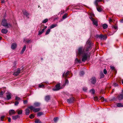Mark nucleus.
Returning a JSON list of instances; mask_svg holds the SVG:
<instances>
[{
  "label": "nucleus",
  "mask_w": 123,
  "mask_h": 123,
  "mask_svg": "<svg viewBox=\"0 0 123 123\" xmlns=\"http://www.w3.org/2000/svg\"><path fill=\"white\" fill-rule=\"evenodd\" d=\"M109 21L110 22H111L113 21V20L112 19L110 18L109 19Z\"/></svg>",
  "instance_id": "obj_61"
},
{
  "label": "nucleus",
  "mask_w": 123,
  "mask_h": 123,
  "mask_svg": "<svg viewBox=\"0 0 123 123\" xmlns=\"http://www.w3.org/2000/svg\"><path fill=\"white\" fill-rule=\"evenodd\" d=\"M67 13L65 14L63 16L62 18L63 19L67 17Z\"/></svg>",
  "instance_id": "obj_39"
},
{
  "label": "nucleus",
  "mask_w": 123,
  "mask_h": 123,
  "mask_svg": "<svg viewBox=\"0 0 123 123\" xmlns=\"http://www.w3.org/2000/svg\"><path fill=\"white\" fill-rule=\"evenodd\" d=\"M8 118V121L9 122H11V118H10L9 117L7 118Z\"/></svg>",
  "instance_id": "obj_57"
},
{
  "label": "nucleus",
  "mask_w": 123,
  "mask_h": 123,
  "mask_svg": "<svg viewBox=\"0 0 123 123\" xmlns=\"http://www.w3.org/2000/svg\"><path fill=\"white\" fill-rule=\"evenodd\" d=\"M50 97L49 95L46 96L45 97V100L47 101H48L50 100Z\"/></svg>",
  "instance_id": "obj_15"
},
{
  "label": "nucleus",
  "mask_w": 123,
  "mask_h": 123,
  "mask_svg": "<svg viewBox=\"0 0 123 123\" xmlns=\"http://www.w3.org/2000/svg\"><path fill=\"white\" fill-rule=\"evenodd\" d=\"M83 90L85 91H86L87 90V88L86 87H84L83 88Z\"/></svg>",
  "instance_id": "obj_55"
},
{
  "label": "nucleus",
  "mask_w": 123,
  "mask_h": 123,
  "mask_svg": "<svg viewBox=\"0 0 123 123\" xmlns=\"http://www.w3.org/2000/svg\"><path fill=\"white\" fill-rule=\"evenodd\" d=\"M58 117H55L54 118V119H53L54 121V122H56L57 121L58 119Z\"/></svg>",
  "instance_id": "obj_46"
},
{
  "label": "nucleus",
  "mask_w": 123,
  "mask_h": 123,
  "mask_svg": "<svg viewBox=\"0 0 123 123\" xmlns=\"http://www.w3.org/2000/svg\"><path fill=\"white\" fill-rule=\"evenodd\" d=\"M2 24L3 26H6L8 28H10L12 26V25L10 24L7 23L6 20L5 19L2 20Z\"/></svg>",
  "instance_id": "obj_2"
},
{
  "label": "nucleus",
  "mask_w": 123,
  "mask_h": 123,
  "mask_svg": "<svg viewBox=\"0 0 123 123\" xmlns=\"http://www.w3.org/2000/svg\"><path fill=\"white\" fill-rule=\"evenodd\" d=\"M41 28H44L43 29H44V31H45V29H46L47 27V26H44V25H41Z\"/></svg>",
  "instance_id": "obj_33"
},
{
  "label": "nucleus",
  "mask_w": 123,
  "mask_h": 123,
  "mask_svg": "<svg viewBox=\"0 0 123 123\" xmlns=\"http://www.w3.org/2000/svg\"><path fill=\"white\" fill-rule=\"evenodd\" d=\"M9 115L10 116H11L15 114V111L13 110H11L9 111Z\"/></svg>",
  "instance_id": "obj_11"
},
{
  "label": "nucleus",
  "mask_w": 123,
  "mask_h": 123,
  "mask_svg": "<svg viewBox=\"0 0 123 123\" xmlns=\"http://www.w3.org/2000/svg\"><path fill=\"white\" fill-rule=\"evenodd\" d=\"M20 98L19 97L17 96L15 98V100H19L20 99Z\"/></svg>",
  "instance_id": "obj_53"
},
{
  "label": "nucleus",
  "mask_w": 123,
  "mask_h": 123,
  "mask_svg": "<svg viewBox=\"0 0 123 123\" xmlns=\"http://www.w3.org/2000/svg\"><path fill=\"white\" fill-rule=\"evenodd\" d=\"M6 97L8 100H9L11 98V94L10 93H8Z\"/></svg>",
  "instance_id": "obj_17"
},
{
  "label": "nucleus",
  "mask_w": 123,
  "mask_h": 123,
  "mask_svg": "<svg viewBox=\"0 0 123 123\" xmlns=\"http://www.w3.org/2000/svg\"><path fill=\"white\" fill-rule=\"evenodd\" d=\"M100 78H103L104 77L105 75L103 73H100Z\"/></svg>",
  "instance_id": "obj_44"
},
{
  "label": "nucleus",
  "mask_w": 123,
  "mask_h": 123,
  "mask_svg": "<svg viewBox=\"0 0 123 123\" xmlns=\"http://www.w3.org/2000/svg\"><path fill=\"white\" fill-rule=\"evenodd\" d=\"M121 94L123 95V89L122 90V92L121 93V94Z\"/></svg>",
  "instance_id": "obj_62"
},
{
  "label": "nucleus",
  "mask_w": 123,
  "mask_h": 123,
  "mask_svg": "<svg viewBox=\"0 0 123 123\" xmlns=\"http://www.w3.org/2000/svg\"><path fill=\"white\" fill-rule=\"evenodd\" d=\"M120 22L121 23H123V19H122L121 20Z\"/></svg>",
  "instance_id": "obj_63"
},
{
  "label": "nucleus",
  "mask_w": 123,
  "mask_h": 123,
  "mask_svg": "<svg viewBox=\"0 0 123 123\" xmlns=\"http://www.w3.org/2000/svg\"><path fill=\"white\" fill-rule=\"evenodd\" d=\"M121 81H122V84H123V80H121Z\"/></svg>",
  "instance_id": "obj_64"
},
{
  "label": "nucleus",
  "mask_w": 123,
  "mask_h": 123,
  "mask_svg": "<svg viewBox=\"0 0 123 123\" xmlns=\"http://www.w3.org/2000/svg\"><path fill=\"white\" fill-rule=\"evenodd\" d=\"M28 108L30 109L31 110H33L34 109V108L32 106H30L28 107Z\"/></svg>",
  "instance_id": "obj_36"
},
{
  "label": "nucleus",
  "mask_w": 123,
  "mask_h": 123,
  "mask_svg": "<svg viewBox=\"0 0 123 123\" xmlns=\"http://www.w3.org/2000/svg\"><path fill=\"white\" fill-rule=\"evenodd\" d=\"M43 114L42 112H40L37 113V115L38 116H40Z\"/></svg>",
  "instance_id": "obj_30"
},
{
  "label": "nucleus",
  "mask_w": 123,
  "mask_h": 123,
  "mask_svg": "<svg viewBox=\"0 0 123 123\" xmlns=\"http://www.w3.org/2000/svg\"><path fill=\"white\" fill-rule=\"evenodd\" d=\"M56 88H54L53 89V90L54 91H57L61 89L60 87V84H56L55 85Z\"/></svg>",
  "instance_id": "obj_4"
},
{
  "label": "nucleus",
  "mask_w": 123,
  "mask_h": 123,
  "mask_svg": "<svg viewBox=\"0 0 123 123\" xmlns=\"http://www.w3.org/2000/svg\"><path fill=\"white\" fill-rule=\"evenodd\" d=\"M36 123H42V122L40 121L39 119H36L35 121Z\"/></svg>",
  "instance_id": "obj_25"
},
{
  "label": "nucleus",
  "mask_w": 123,
  "mask_h": 123,
  "mask_svg": "<svg viewBox=\"0 0 123 123\" xmlns=\"http://www.w3.org/2000/svg\"><path fill=\"white\" fill-rule=\"evenodd\" d=\"M57 26V25L56 24H52L50 26V28L51 29L54 28V27L56 26Z\"/></svg>",
  "instance_id": "obj_27"
},
{
  "label": "nucleus",
  "mask_w": 123,
  "mask_h": 123,
  "mask_svg": "<svg viewBox=\"0 0 123 123\" xmlns=\"http://www.w3.org/2000/svg\"><path fill=\"white\" fill-rule=\"evenodd\" d=\"M20 72L21 69L20 68H18L16 71L14 73L13 75L15 76H17L20 73Z\"/></svg>",
  "instance_id": "obj_5"
},
{
  "label": "nucleus",
  "mask_w": 123,
  "mask_h": 123,
  "mask_svg": "<svg viewBox=\"0 0 123 123\" xmlns=\"http://www.w3.org/2000/svg\"><path fill=\"white\" fill-rule=\"evenodd\" d=\"M110 67L112 70H114V71H116V70L115 69V67H114L112 66H111Z\"/></svg>",
  "instance_id": "obj_43"
},
{
  "label": "nucleus",
  "mask_w": 123,
  "mask_h": 123,
  "mask_svg": "<svg viewBox=\"0 0 123 123\" xmlns=\"http://www.w3.org/2000/svg\"><path fill=\"white\" fill-rule=\"evenodd\" d=\"M84 74V72L83 71H81L80 72V75L82 76Z\"/></svg>",
  "instance_id": "obj_47"
},
{
  "label": "nucleus",
  "mask_w": 123,
  "mask_h": 123,
  "mask_svg": "<svg viewBox=\"0 0 123 123\" xmlns=\"http://www.w3.org/2000/svg\"><path fill=\"white\" fill-rule=\"evenodd\" d=\"M17 113L18 115L21 114L22 113V110H17Z\"/></svg>",
  "instance_id": "obj_24"
},
{
  "label": "nucleus",
  "mask_w": 123,
  "mask_h": 123,
  "mask_svg": "<svg viewBox=\"0 0 123 123\" xmlns=\"http://www.w3.org/2000/svg\"><path fill=\"white\" fill-rule=\"evenodd\" d=\"M5 117V116H1L0 117V120L1 121H3L4 120V118Z\"/></svg>",
  "instance_id": "obj_45"
},
{
  "label": "nucleus",
  "mask_w": 123,
  "mask_h": 123,
  "mask_svg": "<svg viewBox=\"0 0 123 123\" xmlns=\"http://www.w3.org/2000/svg\"><path fill=\"white\" fill-rule=\"evenodd\" d=\"M44 86V85L43 84H39V87L40 88H43Z\"/></svg>",
  "instance_id": "obj_38"
},
{
  "label": "nucleus",
  "mask_w": 123,
  "mask_h": 123,
  "mask_svg": "<svg viewBox=\"0 0 123 123\" xmlns=\"http://www.w3.org/2000/svg\"><path fill=\"white\" fill-rule=\"evenodd\" d=\"M90 41L88 40L84 48L81 47L79 48L77 52V55L79 56H81L82 58V61L84 62L86 61L88 57H90V55L87 53V51L91 49Z\"/></svg>",
  "instance_id": "obj_1"
},
{
  "label": "nucleus",
  "mask_w": 123,
  "mask_h": 123,
  "mask_svg": "<svg viewBox=\"0 0 123 123\" xmlns=\"http://www.w3.org/2000/svg\"><path fill=\"white\" fill-rule=\"evenodd\" d=\"M90 92L92 94H94L95 92V90L94 89H92L90 91Z\"/></svg>",
  "instance_id": "obj_34"
},
{
  "label": "nucleus",
  "mask_w": 123,
  "mask_h": 123,
  "mask_svg": "<svg viewBox=\"0 0 123 123\" xmlns=\"http://www.w3.org/2000/svg\"><path fill=\"white\" fill-rule=\"evenodd\" d=\"M103 0H96L94 2V4L95 5H98V3L102 1Z\"/></svg>",
  "instance_id": "obj_21"
},
{
  "label": "nucleus",
  "mask_w": 123,
  "mask_h": 123,
  "mask_svg": "<svg viewBox=\"0 0 123 123\" xmlns=\"http://www.w3.org/2000/svg\"><path fill=\"white\" fill-rule=\"evenodd\" d=\"M50 29H48L47 31H46V33H45V35H47L49 34V32L50 31Z\"/></svg>",
  "instance_id": "obj_35"
},
{
  "label": "nucleus",
  "mask_w": 123,
  "mask_h": 123,
  "mask_svg": "<svg viewBox=\"0 0 123 123\" xmlns=\"http://www.w3.org/2000/svg\"><path fill=\"white\" fill-rule=\"evenodd\" d=\"M99 100L101 99V102H103L104 101V98L103 97H99Z\"/></svg>",
  "instance_id": "obj_40"
},
{
  "label": "nucleus",
  "mask_w": 123,
  "mask_h": 123,
  "mask_svg": "<svg viewBox=\"0 0 123 123\" xmlns=\"http://www.w3.org/2000/svg\"><path fill=\"white\" fill-rule=\"evenodd\" d=\"M34 117V116L32 114H31L29 116V118L31 119H32Z\"/></svg>",
  "instance_id": "obj_42"
},
{
  "label": "nucleus",
  "mask_w": 123,
  "mask_h": 123,
  "mask_svg": "<svg viewBox=\"0 0 123 123\" xmlns=\"http://www.w3.org/2000/svg\"><path fill=\"white\" fill-rule=\"evenodd\" d=\"M4 93V92H3V91H1L0 92V96H2L3 95Z\"/></svg>",
  "instance_id": "obj_52"
},
{
  "label": "nucleus",
  "mask_w": 123,
  "mask_h": 123,
  "mask_svg": "<svg viewBox=\"0 0 123 123\" xmlns=\"http://www.w3.org/2000/svg\"><path fill=\"white\" fill-rule=\"evenodd\" d=\"M13 67H15L16 66V62H15L13 63Z\"/></svg>",
  "instance_id": "obj_54"
},
{
  "label": "nucleus",
  "mask_w": 123,
  "mask_h": 123,
  "mask_svg": "<svg viewBox=\"0 0 123 123\" xmlns=\"http://www.w3.org/2000/svg\"><path fill=\"white\" fill-rule=\"evenodd\" d=\"M74 101V97H72L70 98L69 99H68L67 100V102L69 103H72Z\"/></svg>",
  "instance_id": "obj_8"
},
{
  "label": "nucleus",
  "mask_w": 123,
  "mask_h": 123,
  "mask_svg": "<svg viewBox=\"0 0 123 123\" xmlns=\"http://www.w3.org/2000/svg\"><path fill=\"white\" fill-rule=\"evenodd\" d=\"M103 27L104 29H106L108 27L107 25L105 24H104L103 25Z\"/></svg>",
  "instance_id": "obj_29"
},
{
  "label": "nucleus",
  "mask_w": 123,
  "mask_h": 123,
  "mask_svg": "<svg viewBox=\"0 0 123 123\" xmlns=\"http://www.w3.org/2000/svg\"><path fill=\"white\" fill-rule=\"evenodd\" d=\"M114 86H117L118 85L116 83H114Z\"/></svg>",
  "instance_id": "obj_59"
},
{
  "label": "nucleus",
  "mask_w": 123,
  "mask_h": 123,
  "mask_svg": "<svg viewBox=\"0 0 123 123\" xmlns=\"http://www.w3.org/2000/svg\"><path fill=\"white\" fill-rule=\"evenodd\" d=\"M103 72L105 74H106L107 73V71L105 69H104V70Z\"/></svg>",
  "instance_id": "obj_50"
},
{
  "label": "nucleus",
  "mask_w": 123,
  "mask_h": 123,
  "mask_svg": "<svg viewBox=\"0 0 123 123\" xmlns=\"http://www.w3.org/2000/svg\"><path fill=\"white\" fill-rule=\"evenodd\" d=\"M48 21V20L47 19H45L42 22L43 23H46Z\"/></svg>",
  "instance_id": "obj_41"
},
{
  "label": "nucleus",
  "mask_w": 123,
  "mask_h": 123,
  "mask_svg": "<svg viewBox=\"0 0 123 123\" xmlns=\"http://www.w3.org/2000/svg\"><path fill=\"white\" fill-rule=\"evenodd\" d=\"M26 45H25L23 47V48L22 49L20 53L21 54H22L24 53V52L25 50L26 49Z\"/></svg>",
  "instance_id": "obj_18"
},
{
  "label": "nucleus",
  "mask_w": 123,
  "mask_h": 123,
  "mask_svg": "<svg viewBox=\"0 0 123 123\" xmlns=\"http://www.w3.org/2000/svg\"><path fill=\"white\" fill-rule=\"evenodd\" d=\"M27 100H23V102L24 103V104H27Z\"/></svg>",
  "instance_id": "obj_51"
},
{
  "label": "nucleus",
  "mask_w": 123,
  "mask_h": 123,
  "mask_svg": "<svg viewBox=\"0 0 123 123\" xmlns=\"http://www.w3.org/2000/svg\"><path fill=\"white\" fill-rule=\"evenodd\" d=\"M75 62H79L80 63H81V62L80 60L78 59L77 58H76L75 60Z\"/></svg>",
  "instance_id": "obj_31"
},
{
  "label": "nucleus",
  "mask_w": 123,
  "mask_h": 123,
  "mask_svg": "<svg viewBox=\"0 0 123 123\" xmlns=\"http://www.w3.org/2000/svg\"><path fill=\"white\" fill-rule=\"evenodd\" d=\"M23 12L24 15H25L28 18H29L28 16L29 15V14L27 12L26 10H23Z\"/></svg>",
  "instance_id": "obj_10"
},
{
  "label": "nucleus",
  "mask_w": 123,
  "mask_h": 123,
  "mask_svg": "<svg viewBox=\"0 0 123 123\" xmlns=\"http://www.w3.org/2000/svg\"><path fill=\"white\" fill-rule=\"evenodd\" d=\"M123 98V95L120 94L118 95L116 98V99H118L119 100H121Z\"/></svg>",
  "instance_id": "obj_9"
},
{
  "label": "nucleus",
  "mask_w": 123,
  "mask_h": 123,
  "mask_svg": "<svg viewBox=\"0 0 123 123\" xmlns=\"http://www.w3.org/2000/svg\"><path fill=\"white\" fill-rule=\"evenodd\" d=\"M90 18L92 20V21L95 19H94L93 18L92 16H90Z\"/></svg>",
  "instance_id": "obj_56"
},
{
  "label": "nucleus",
  "mask_w": 123,
  "mask_h": 123,
  "mask_svg": "<svg viewBox=\"0 0 123 123\" xmlns=\"http://www.w3.org/2000/svg\"><path fill=\"white\" fill-rule=\"evenodd\" d=\"M117 106L118 107H123V105L122 103H118L117 104Z\"/></svg>",
  "instance_id": "obj_22"
},
{
  "label": "nucleus",
  "mask_w": 123,
  "mask_h": 123,
  "mask_svg": "<svg viewBox=\"0 0 123 123\" xmlns=\"http://www.w3.org/2000/svg\"><path fill=\"white\" fill-rule=\"evenodd\" d=\"M1 0V3H4L5 2V0Z\"/></svg>",
  "instance_id": "obj_58"
},
{
  "label": "nucleus",
  "mask_w": 123,
  "mask_h": 123,
  "mask_svg": "<svg viewBox=\"0 0 123 123\" xmlns=\"http://www.w3.org/2000/svg\"><path fill=\"white\" fill-rule=\"evenodd\" d=\"M96 6V7L97 10L99 12H100L102 11L103 9L101 6L98 5Z\"/></svg>",
  "instance_id": "obj_7"
},
{
  "label": "nucleus",
  "mask_w": 123,
  "mask_h": 123,
  "mask_svg": "<svg viewBox=\"0 0 123 123\" xmlns=\"http://www.w3.org/2000/svg\"><path fill=\"white\" fill-rule=\"evenodd\" d=\"M17 46V45L16 43H13L12 45L11 46V48L13 49H15Z\"/></svg>",
  "instance_id": "obj_13"
},
{
  "label": "nucleus",
  "mask_w": 123,
  "mask_h": 123,
  "mask_svg": "<svg viewBox=\"0 0 123 123\" xmlns=\"http://www.w3.org/2000/svg\"><path fill=\"white\" fill-rule=\"evenodd\" d=\"M44 31V29H42L41 31H39L38 35H41Z\"/></svg>",
  "instance_id": "obj_32"
},
{
  "label": "nucleus",
  "mask_w": 123,
  "mask_h": 123,
  "mask_svg": "<svg viewBox=\"0 0 123 123\" xmlns=\"http://www.w3.org/2000/svg\"><path fill=\"white\" fill-rule=\"evenodd\" d=\"M92 21L94 25H95L96 26H98V22L97 20L94 19Z\"/></svg>",
  "instance_id": "obj_14"
},
{
  "label": "nucleus",
  "mask_w": 123,
  "mask_h": 123,
  "mask_svg": "<svg viewBox=\"0 0 123 123\" xmlns=\"http://www.w3.org/2000/svg\"><path fill=\"white\" fill-rule=\"evenodd\" d=\"M26 42L27 43H30L31 42V40H28L26 41Z\"/></svg>",
  "instance_id": "obj_60"
},
{
  "label": "nucleus",
  "mask_w": 123,
  "mask_h": 123,
  "mask_svg": "<svg viewBox=\"0 0 123 123\" xmlns=\"http://www.w3.org/2000/svg\"><path fill=\"white\" fill-rule=\"evenodd\" d=\"M69 71H68L65 74L64 73L62 75V76L65 77V78L66 79L69 73Z\"/></svg>",
  "instance_id": "obj_12"
},
{
  "label": "nucleus",
  "mask_w": 123,
  "mask_h": 123,
  "mask_svg": "<svg viewBox=\"0 0 123 123\" xmlns=\"http://www.w3.org/2000/svg\"><path fill=\"white\" fill-rule=\"evenodd\" d=\"M99 99V98H98L97 96H95L94 97V100L95 101H98Z\"/></svg>",
  "instance_id": "obj_37"
},
{
  "label": "nucleus",
  "mask_w": 123,
  "mask_h": 123,
  "mask_svg": "<svg viewBox=\"0 0 123 123\" xmlns=\"http://www.w3.org/2000/svg\"><path fill=\"white\" fill-rule=\"evenodd\" d=\"M34 105L35 107H38L40 105V104L38 103H35L34 104Z\"/></svg>",
  "instance_id": "obj_28"
},
{
  "label": "nucleus",
  "mask_w": 123,
  "mask_h": 123,
  "mask_svg": "<svg viewBox=\"0 0 123 123\" xmlns=\"http://www.w3.org/2000/svg\"><path fill=\"white\" fill-rule=\"evenodd\" d=\"M1 32L2 33L6 34L8 32V30L6 29H2L1 30Z\"/></svg>",
  "instance_id": "obj_16"
},
{
  "label": "nucleus",
  "mask_w": 123,
  "mask_h": 123,
  "mask_svg": "<svg viewBox=\"0 0 123 123\" xmlns=\"http://www.w3.org/2000/svg\"><path fill=\"white\" fill-rule=\"evenodd\" d=\"M40 110V108H35L33 110V111L34 112H38Z\"/></svg>",
  "instance_id": "obj_23"
},
{
  "label": "nucleus",
  "mask_w": 123,
  "mask_h": 123,
  "mask_svg": "<svg viewBox=\"0 0 123 123\" xmlns=\"http://www.w3.org/2000/svg\"><path fill=\"white\" fill-rule=\"evenodd\" d=\"M96 37L97 38H98L101 40H105L107 38V36L106 35H104L102 34H100L99 35H96Z\"/></svg>",
  "instance_id": "obj_3"
},
{
  "label": "nucleus",
  "mask_w": 123,
  "mask_h": 123,
  "mask_svg": "<svg viewBox=\"0 0 123 123\" xmlns=\"http://www.w3.org/2000/svg\"><path fill=\"white\" fill-rule=\"evenodd\" d=\"M65 83L63 84V85L64 86H65L66 84H68L69 82L68 80L66 79V78H65Z\"/></svg>",
  "instance_id": "obj_26"
},
{
  "label": "nucleus",
  "mask_w": 123,
  "mask_h": 123,
  "mask_svg": "<svg viewBox=\"0 0 123 123\" xmlns=\"http://www.w3.org/2000/svg\"><path fill=\"white\" fill-rule=\"evenodd\" d=\"M30 113V111L28 109H26L25 110V114L26 115H29Z\"/></svg>",
  "instance_id": "obj_20"
},
{
  "label": "nucleus",
  "mask_w": 123,
  "mask_h": 123,
  "mask_svg": "<svg viewBox=\"0 0 123 123\" xmlns=\"http://www.w3.org/2000/svg\"><path fill=\"white\" fill-rule=\"evenodd\" d=\"M90 81L91 83L93 84H95L96 82V79L94 77H92L90 79Z\"/></svg>",
  "instance_id": "obj_6"
},
{
  "label": "nucleus",
  "mask_w": 123,
  "mask_h": 123,
  "mask_svg": "<svg viewBox=\"0 0 123 123\" xmlns=\"http://www.w3.org/2000/svg\"><path fill=\"white\" fill-rule=\"evenodd\" d=\"M19 104V102L18 101H15V105H18Z\"/></svg>",
  "instance_id": "obj_49"
},
{
  "label": "nucleus",
  "mask_w": 123,
  "mask_h": 123,
  "mask_svg": "<svg viewBox=\"0 0 123 123\" xmlns=\"http://www.w3.org/2000/svg\"><path fill=\"white\" fill-rule=\"evenodd\" d=\"M112 27L116 29L117 28V26L116 25H114Z\"/></svg>",
  "instance_id": "obj_48"
},
{
  "label": "nucleus",
  "mask_w": 123,
  "mask_h": 123,
  "mask_svg": "<svg viewBox=\"0 0 123 123\" xmlns=\"http://www.w3.org/2000/svg\"><path fill=\"white\" fill-rule=\"evenodd\" d=\"M19 117V116L18 115H17L15 116H13L12 117V118L13 120H16Z\"/></svg>",
  "instance_id": "obj_19"
}]
</instances>
